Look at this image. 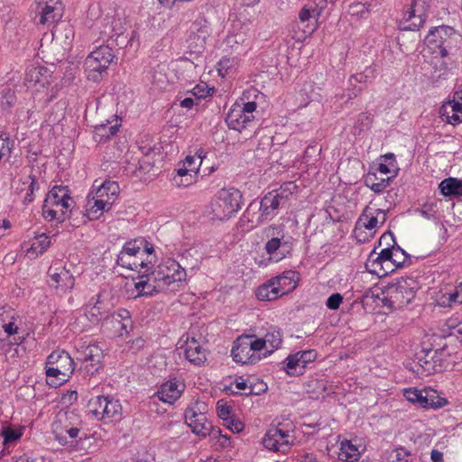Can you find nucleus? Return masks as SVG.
Instances as JSON below:
<instances>
[{
	"label": "nucleus",
	"instance_id": "1",
	"mask_svg": "<svg viewBox=\"0 0 462 462\" xmlns=\"http://www.w3.org/2000/svg\"><path fill=\"white\" fill-rule=\"evenodd\" d=\"M419 288L418 281L412 277L397 278L385 287L383 302L392 309H402L412 301Z\"/></svg>",
	"mask_w": 462,
	"mask_h": 462
},
{
	"label": "nucleus",
	"instance_id": "2",
	"mask_svg": "<svg viewBox=\"0 0 462 462\" xmlns=\"http://www.w3.org/2000/svg\"><path fill=\"white\" fill-rule=\"evenodd\" d=\"M118 195L119 185L112 180L105 181L96 191H91L88 195L86 205L88 217L89 219H97L104 211L111 208Z\"/></svg>",
	"mask_w": 462,
	"mask_h": 462
},
{
	"label": "nucleus",
	"instance_id": "3",
	"mask_svg": "<svg viewBox=\"0 0 462 462\" xmlns=\"http://www.w3.org/2000/svg\"><path fill=\"white\" fill-rule=\"evenodd\" d=\"M24 340L19 335V328L14 322V310L9 307L0 308V341L4 343L5 354L11 357L18 356L17 346Z\"/></svg>",
	"mask_w": 462,
	"mask_h": 462
},
{
	"label": "nucleus",
	"instance_id": "4",
	"mask_svg": "<svg viewBox=\"0 0 462 462\" xmlns=\"http://www.w3.org/2000/svg\"><path fill=\"white\" fill-rule=\"evenodd\" d=\"M242 193L235 189H221L212 202V212L216 218L224 220L231 217L241 209Z\"/></svg>",
	"mask_w": 462,
	"mask_h": 462
},
{
	"label": "nucleus",
	"instance_id": "5",
	"mask_svg": "<svg viewBox=\"0 0 462 462\" xmlns=\"http://www.w3.org/2000/svg\"><path fill=\"white\" fill-rule=\"evenodd\" d=\"M115 58L112 48L101 45L93 51L85 60V71L88 79L97 82Z\"/></svg>",
	"mask_w": 462,
	"mask_h": 462
},
{
	"label": "nucleus",
	"instance_id": "6",
	"mask_svg": "<svg viewBox=\"0 0 462 462\" xmlns=\"http://www.w3.org/2000/svg\"><path fill=\"white\" fill-rule=\"evenodd\" d=\"M268 238L264 245V250L271 259L276 262L282 260L292 249L290 239H285L283 228L281 226L272 225L263 230Z\"/></svg>",
	"mask_w": 462,
	"mask_h": 462
},
{
	"label": "nucleus",
	"instance_id": "7",
	"mask_svg": "<svg viewBox=\"0 0 462 462\" xmlns=\"http://www.w3.org/2000/svg\"><path fill=\"white\" fill-rule=\"evenodd\" d=\"M185 421L191 429V431L199 437L205 438L210 436L213 439L222 438L225 442L221 445L226 446V442L229 441L227 435H223L221 430L214 427L204 412L196 411L194 408H188L185 411Z\"/></svg>",
	"mask_w": 462,
	"mask_h": 462
},
{
	"label": "nucleus",
	"instance_id": "8",
	"mask_svg": "<svg viewBox=\"0 0 462 462\" xmlns=\"http://www.w3.org/2000/svg\"><path fill=\"white\" fill-rule=\"evenodd\" d=\"M74 371V361L68 352L55 350L47 357L45 374L48 377H55L60 383L66 382Z\"/></svg>",
	"mask_w": 462,
	"mask_h": 462
},
{
	"label": "nucleus",
	"instance_id": "9",
	"mask_svg": "<svg viewBox=\"0 0 462 462\" xmlns=\"http://www.w3.org/2000/svg\"><path fill=\"white\" fill-rule=\"evenodd\" d=\"M443 349H422L416 355L417 364L413 371L421 375L441 372L445 367Z\"/></svg>",
	"mask_w": 462,
	"mask_h": 462
},
{
	"label": "nucleus",
	"instance_id": "10",
	"mask_svg": "<svg viewBox=\"0 0 462 462\" xmlns=\"http://www.w3.org/2000/svg\"><path fill=\"white\" fill-rule=\"evenodd\" d=\"M152 273V278L157 280L163 290L171 283L184 281L187 276L186 271L173 259L160 263Z\"/></svg>",
	"mask_w": 462,
	"mask_h": 462
},
{
	"label": "nucleus",
	"instance_id": "11",
	"mask_svg": "<svg viewBox=\"0 0 462 462\" xmlns=\"http://www.w3.org/2000/svg\"><path fill=\"white\" fill-rule=\"evenodd\" d=\"M383 242H385L388 247L383 248L377 254L376 259L382 262L391 261L395 263V266H403L410 256L396 244L393 235L392 233H389V235L383 234L379 240V244L381 245Z\"/></svg>",
	"mask_w": 462,
	"mask_h": 462
},
{
	"label": "nucleus",
	"instance_id": "12",
	"mask_svg": "<svg viewBox=\"0 0 462 462\" xmlns=\"http://www.w3.org/2000/svg\"><path fill=\"white\" fill-rule=\"evenodd\" d=\"M210 35L208 23L204 19L196 20L187 38L188 48L192 53H201L206 47L207 39Z\"/></svg>",
	"mask_w": 462,
	"mask_h": 462
},
{
	"label": "nucleus",
	"instance_id": "13",
	"mask_svg": "<svg viewBox=\"0 0 462 462\" xmlns=\"http://www.w3.org/2000/svg\"><path fill=\"white\" fill-rule=\"evenodd\" d=\"M289 438V430L284 429L282 424L279 423L266 431L263 444L269 450L285 453L290 448Z\"/></svg>",
	"mask_w": 462,
	"mask_h": 462
},
{
	"label": "nucleus",
	"instance_id": "14",
	"mask_svg": "<svg viewBox=\"0 0 462 462\" xmlns=\"http://www.w3.org/2000/svg\"><path fill=\"white\" fill-rule=\"evenodd\" d=\"M317 352L314 349L299 351L289 355L285 360V371L291 376L300 375L310 363L317 358Z\"/></svg>",
	"mask_w": 462,
	"mask_h": 462
},
{
	"label": "nucleus",
	"instance_id": "15",
	"mask_svg": "<svg viewBox=\"0 0 462 462\" xmlns=\"http://www.w3.org/2000/svg\"><path fill=\"white\" fill-rule=\"evenodd\" d=\"M45 203L51 206L61 207L66 211H62V220L70 217V209L73 207L74 201L69 196V190L65 186H54L48 193L45 199Z\"/></svg>",
	"mask_w": 462,
	"mask_h": 462
},
{
	"label": "nucleus",
	"instance_id": "16",
	"mask_svg": "<svg viewBox=\"0 0 462 462\" xmlns=\"http://www.w3.org/2000/svg\"><path fill=\"white\" fill-rule=\"evenodd\" d=\"M249 335H243L236 338L231 350L233 359L236 363L254 364L260 359V356H256L251 352L248 345Z\"/></svg>",
	"mask_w": 462,
	"mask_h": 462
},
{
	"label": "nucleus",
	"instance_id": "17",
	"mask_svg": "<svg viewBox=\"0 0 462 462\" xmlns=\"http://www.w3.org/2000/svg\"><path fill=\"white\" fill-rule=\"evenodd\" d=\"M51 277V286L61 292H67L74 288L75 278L69 270L65 267H53L51 266L48 271Z\"/></svg>",
	"mask_w": 462,
	"mask_h": 462
},
{
	"label": "nucleus",
	"instance_id": "18",
	"mask_svg": "<svg viewBox=\"0 0 462 462\" xmlns=\"http://www.w3.org/2000/svg\"><path fill=\"white\" fill-rule=\"evenodd\" d=\"M378 222V216L374 215L373 208L365 207L356 223L354 229L356 238L359 242H365L367 236L364 235V229L372 231L377 226Z\"/></svg>",
	"mask_w": 462,
	"mask_h": 462
},
{
	"label": "nucleus",
	"instance_id": "19",
	"mask_svg": "<svg viewBox=\"0 0 462 462\" xmlns=\"http://www.w3.org/2000/svg\"><path fill=\"white\" fill-rule=\"evenodd\" d=\"M253 119V115L244 113L241 106H237L230 109L226 117V122L230 129L242 132L252 124Z\"/></svg>",
	"mask_w": 462,
	"mask_h": 462
},
{
	"label": "nucleus",
	"instance_id": "20",
	"mask_svg": "<svg viewBox=\"0 0 462 462\" xmlns=\"http://www.w3.org/2000/svg\"><path fill=\"white\" fill-rule=\"evenodd\" d=\"M184 388L185 385L180 382L168 381L161 385L155 394L162 402L172 404L180 398Z\"/></svg>",
	"mask_w": 462,
	"mask_h": 462
},
{
	"label": "nucleus",
	"instance_id": "21",
	"mask_svg": "<svg viewBox=\"0 0 462 462\" xmlns=\"http://www.w3.org/2000/svg\"><path fill=\"white\" fill-rule=\"evenodd\" d=\"M376 255L377 254L375 253V250H373L366 260L365 267L370 273H374L377 276H385L393 273L395 269L401 267L395 266V263H393L391 261H379L376 259Z\"/></svg>",
	"mask_w": 462,
	"mask_h": 462
},
{
	"label": "nucleus",
	"instance_id": "22",
	"mask_svg": "<svg viewBox=\"0 0 462 462\" xmlns=\"http://www.w3.org/2000/svg\"><path fill=\"white\" fill-rule=\"evenodd\" d=\"M439 115L443 121L453 125L462 123V101H448L442 105Z\"/></svg>",
	"mask_w": 462,
	"mask_h": 462
},
{
	"label": "nucleus",
	"instance_id": "23",
	"mask_svg": "<svg viewBox=\"0 0 462 462\" xmlns=\"http://www.w3.org/2000/svg\"><path fill=\"white\" fill-rule=\"evenodd\" d=\"M284 278H273L266 283L261 285L256 291V297L260 300H273L283 295V291L279 287L281 281Z\"/></svg>",
	"mask_w": 462,
	"mask_h": 462
},
{
	"label": "nucleus",
	"instance_id": "24",
	"mask_svg": "<svg viewBox=\"0 0 462 462\" xmlns=\"http://www.w3.org/2000/svg\"><path fill=\"white\" fill-rule=\"evenodd\" d=\"M286 207L285 204L280 199L279 195H275V192H268L261 199L259 210L261 212V217L267 218L269 216H275L276 210L279 208Z\"/></svg>",
	"mask_w": 462,
	"mask_h": 462
},
{
	"label": "nucleus",
	"instance_id": "25",
	"mask_svg": "<svg viewBox=\"0 0 462 462\" xmlns=\"http://www.w3.org/2000/svg\"><path fill=\"white\" fill-rule=\"evenodd\" d=\"M185 356L189 362L195 365H200L206 361V350L194 337L187 338Z\"/></svg>",
	"mask_w": 462,
	"mask_h": 462
},
{
	"label": "nucleus",
	"instance_id": "26",
	"mask_svg": "<svg viewBox=\"0 0 462 462\" xmlns=\"http://www.w3.org/2000/svg\"><path fill=\"white\" fill-rule=\"evenodd\" d=\"M104 412L102 411L101 421L104 423L119 421L122 419V405L118 400L106 396L103 403Z\"/></svg>",
	"mask_w": 462,
	"mask_h": 462
},
{
	"label": "nucleus",
	"instance_id": "27",
	"mask_svg": "<svg viewBox=\"0 0 462 462\" xmlns=\"http://www.w3.org/2000/svg\"><path fill=\"white\" fill-rule=\"evenodd\" d=\"M450 34H454V29L450 26L442 25L434 27L426 36L425 42L433 52H437L436 48L440 44V41H443L445 37Z\"/></svg>",
	"mask_w": 462,
	"mask_h": 462
},
{
	"label": "nucleus",
	"instance_id": "28",
	"mask_svg": "<svg viewBox=\"0 0 462 462\" xmlns=\"http://www.w3.org/2000/svg\"><path fill=\"white\" fill-rule=\"evenodd\" d=\"M417 0H412L411 5L405 13L404 17L406 22H411L408 25L404 26V30L415 31L418 30L425 22V13L423 10L420 11L417 8Z\"/></svg>",
	"mask_w": 462,
	"mask_h": 462
},
{
	"label": "nucleus",
	"instance_id": "29",
	"mask_svg": "<svg viewBox=\"0 0 462 462\" xmlns=\"http://www.w3.org/2000/svg\"><path fill=\"white\" fill-rule=\"evenodd\" d=\"M51 71L43 66H32L26 71V80L42 87L50 84Z\"/></svg>",
	"mask_w": 462,
	"mask_h": 462
},
{
	"label": "nucleus",
	"instance_id": "30",
	"mask_svg": "<svg viewBox=\"0 0 462 462\" xmlns=\"http://www.w3.org/2000/svg\"><path fill=\"white\" fill-rule=\"evenodd\" d=\"M361 453L358 448L352 441L345 439L340 442L338 458L343 462H356L359 460Z\"/></svg>",
	"mask_w": 462,
	"mask_h": 462
},
{
	"label": "nucleus",
	"instance_id": "31",
	"mask_svg": "<svg viewBox=\"0 0 462 462\" xmlns=\"http://www.w3.org/2000/svg\"><path fill=\"white\" fill-rule=\"evenodd\" d=\"M108 311L105 304L97 299L94 302H89L86 307V316L92 323H97L107 318Z\"/></svg>",
	"mask_w": 462,
	"mask_h": 462
},
{
	"label": "nucleus",
	"instance_id": "32",
	"mask_svg": "<svg viewBox=\"0 0 462 462\" xmlns=\"http://www.w3.org/2000/svg\"><path fill=\"white\" fill-rule=\"evenodd\" d=\"M57 5H60L59 0H50L45 3L42 10V16L40 19L41 23L49 22H57L61 17V8Z\"/></svg>",
	"mask_w": 462,
	"mask_h": 462
},
{
	"label": "nucleus",
	"instance_id": "33",
	"mask_svg": "<svg viewBox=\"0 0 462 462\" xmlns=\"http://www.w3.org/2000/svg\"><path fill=\"white\" fill-rule=\"evenodd\" d=\"M119 125L116 123L111 125L109 120L106 123H101L95 126L94 139L97 143H104L114 136L118 131Z\"/></svg>",
	"mask_w": 462,
	"mask_h": 462
},
{
	"label": "nucleus",
	"instance_id": "34",
	"mask_svg": "<svg viewBox=\"0 0 462 462\" xmlns=\"http://www.w3.org/2000/svg\"><path fill=\"white\" fill-rule=\"evenodd\" d=\"M365 184L375 193L383 192L391 183L392 177L381 178L376 172L368 171L365 176Z\"/></svg>",
	"mask_w": 462,
	"mask_h": 462
},
{
	"label": "nucleus",
	"instance_id": "35",
	"mask_svg": "<svg viewBox=\"0 0 462 462\" xmlns=\"http://www.w3.org/2000/svg\"><path fill=\"white\" fill-rule=\"evenodd\" d=\"M439 189L445 197L462 196V180L455 178L445 179L439 183Z\"/></svg>",
	"mask_w": 462,
	"mask_h": 462
},
{
	"label": "nucleus",
	"instance_id": "36",
	"mask_svg": "<svg viewBox=\"0 0 462 462\" xmlns=\"http://www.w3.org/2000/svg\"><path fill=\"white\" fill-rule=\"evenodd\" d=\"M370 4L367 3H353L346 11L350 16L351 22H359L362 19H367L370 14Z\"/></svg>",
	"mask_w": 462,
	"mask_h": 462
},
{
	"label": "nucleus",
	"instance_id": "37",
	"mask_svg": "<svg viewBox=\"0 0 462 462\" xmlns=\"http://www.w3.org/2000/svg\"><path fill=\"white\" fill-rule=\"evenodd\" d=\"M78 359L83 362H90L91 365L98 364L101 357V349L97 345H88L79 352Z\"/></svg>",
	"mask_w": 462,
	"mask_h": 462
},
{
	"label": "nucleus",
	"instance_id": "38",
	"mask_svg": "<svg viewBox=\"0 0 462 462\" xmlns=\"http://www.w3.org/2000/svg\"><path fill=\"white\" fill-rule=\"evenodd\" d=\"M461 40V36L456 32L454 30V34H450L443 41H440V44L436 48L438 53H439L440 58H445L448 55V53L457 47V43Z\"/></svg>",
	"mask_w": 462,
	"mask_h": 462
},
{
	"label": "nucleus",
	"instance_id": "39",
	"mask_svg": "<svg viewBox=\"0 0 462 462\" xmlns=\"http://www.w3.org/2000/svg\"><path fill=\"white\" fill-rule=\"evenodd\" d=\"M131 258H132L131 256H129L128 254H126L125 253L121 251L119 253V254L117 255L116 263H117L118 265H120V266H122L124 268L129 269V270H135L139 266L142 267V268H144V267L147 266L148 263H152V260H149L146 263V262H144L143 260L138 262L136 260H132Z\"/></svg>",
	"mask_w": 462,
	"mask_h": 462
},
{
	"label": "nucleus",
	"instance_id": "40",
	"mask_svg": "<svg viewBox=\"0 0 462 462\" xmlns=\"http://www.w3.org/2000/svg\"><path fill=\"white\" fill-rule=\"evenodd\" d=\"M265 344H269L271 349L267 351L268 354L278 349L282 343V336L280 329L271 328V329L265 334L263 337Z\"/></svg>",
	"mask_w": 462,
	"mask_h": 462
},
{
	"label": "nucleus",
	"instance_id": "41",
	"mask_svg": "<svg viewBox=\"0 0 462 462\" xmlns=\"http://www.w3.org/2000/svg\"><path fill=\"white\" fill-rule=\"evenodd\" d=\"M373 123V115L367 112H362L358 115L357 120L353 126L354 134H360L369 129Z\"/></svg>",
	"mask_w": 462,
	"mask_h": 462
},
{
	"label": "nucleus",
	"instance_id": "42",
	"mask_svg": "<svg viewBox=\"0 0 462 462\" xmlns=\"http://www.w3.org/2000/svg\"><path fill=\"white\" fill-rule=\"evenodd\" d=\"M106 400V396L105 395H97L95 397H92L88 403V408L89 412H91L96 419L98 420H101L102 417V411L104 412V406L103 403Z\"/></svg>",
	"mask_w": 462,
	"mask_h": 462
},
{
	"label": "nucleus",
	"instance_id": "43",
	"mask_svg": "<svg viewBox=\"0 0 462 462\" xmlns=\"http://www.w3.org/2000/svg\"><path fill=\"white\" fill-rule=\"evenodd\" d=\"M424 391L427 397L426 400H428L429 402V408H442L448 403V401L440 397L435 389L429 387L424 388Z\"/></svg>",
	"mask_w": 462,
	"mask_h": 462
},
{
	"label": "nucleus",
	"instance_id": "44",
	"mask_svg": "<svg viewBox=\"0 0 462 462\" xmlns=\"http://www.w3.org/2000/svg\"><path fill=\"white\" fill-rule=\"evenodd\" d=\"M388 462H413V456L404 448H398L389 454Z\"/></svg>",
	"mask_w": 462,
	"mask_h": 462
},
{
	"label": "nucleus",
	"instance_id": "45",
	"mask_svg": "<svg viewBox=\"0 0 462 462\" xmlns=\"http://www.w3.org/2000/svg\"><path fill=\"white\" fill-rule=\"evenodd\" d=\"M143 244H145L144 238L138 237L134 240L126 242L124 245L123 249L121 251H123L131 257L136 256L137 254L141 252Z\"/></svg>",
	"mask_w": 462,
	"mask_h": 462
},
{
	"label": "nucleus",
	"instance_id": "46",
	"mask_svg": "<svg viewBox=\"0 0 462 462\" xmlns=\"http://www.w3.org/2000/svg\"><path fill=\"white\" fill-rule=\"evenodd\" d=\"M375 72H376L375 66H374V65L368 66L365 69V70L363 72L353 75L350 78L349 81L351 84H353V81L359 82V83H365V82L370 81L375 78Z\"/></svg>",
	"mask_w": 462,
	"mask_h": 462
},
{
	"label": "nucleus",
	"instance_id": "47",
	"mask_svg": "<svg viewBox=\"0 0 462 462\" xmlns=\"http://www.w3.org/2000/svg\"><path fill=\"white\" fill-rule=\"evenodd\" d=\"M50 238L45 234H41L35 237V241L32 244L29 251L42 254L50 246Z\"/></svg>",
	"mask_w": 462,
	"mask_h": 462
},
{
	"label": "nucleus",
	"instance_id": "48",
	"mask_svg": "<svg viewBox=\"0 0 462 462\" xmlns=\"http://www.w3.org/2000/svg\"><path fill=\"white\" fill-rule=\"evenodd\" d=\"M295 273L294 272H287L282 275L276 276L275 278H284V281H281L279 283V287L283 291V295L287 294L291 289L295 288V281H294Z\"/></svg>",
	"mask_w": 462,
	"mask_h": 462
},
{
	"label": "nucleus",
	"instance_id": "49",
	"mask_svg": "<svg viewBox=\"0 0 462 462\" xmlns=\"http://www.w3.org/2000/svg\"><path fill=\"white\" fill-rule=\"evenodd\" d=\"M28 179L30 180V182L26 189L25 195L23 198V204L32 203L34 199L33 192L35 189H39L38 181L35 176L30 175Z\"/></svg>",
	"mask_w": 462,
	"mask_h": 462
},
{
	"label": "nucleus",
	"instance_id": "50",
	"mask_svg": "<svg viewBox=\"0 0 462 462\" xmlns=\"http://www.w3.org/2000/svg\"><path fill=\"white\" fill-rule=\"evenodd\" d=\"M447 326L449 335L462 341V321H457V319H449L447 321Z\"/></svg>",
	"mask_w": 462,
	"mask_h": 462
},
{
	"label": "nucleus",
	"instance_id": "51",
	"mask_svg": "<svg viewBox=\"0 0 462 462\" xmlns=\"http://www.w3.org/2000/svg\"><path fill=\"white\" fill-rule=\"evenodd\" d=\"M152 150L148 148L146 152H143V157L138 161L137 169L143 172H149L153 166V162L151 161L150 153Z\"/></svg>",
	"mask_w": 462,
	"mask_h": 462
},
{
	"label": "nucleus",
	"instance_id": "52",
	"mask_svg": "<svg viewBox=\"0 0 462 462\" xmlns=\"http://www.w3.org/2000/svg\"><path fill=\"white\" fill-rule=\"evenodd\" d=\"M249 391L242 393L243 395H259L261 393H264L267 390V385L262 380H257L255 383L251 381L249 384Z\"/></svg>",
	"mask_w": 462,
	"mask_h": 462
},
{
	"label": "nucleus",
	"instance_id": "53",
	"mask_svg": "<svg viewBox=\"0 0 462 462\" xmlns=\"http://www.w3.org/2000/svg\"><path fill=\"white\" fill-rule=\"evenodd\" d=\"M224 425L232 432L239 433L244 430L243 422L234 416H230L227 420H223Z\"/></svg>",
	"mask_w": 462,
	"mask_h": 462
},
{
	"label": "nucleus",
	"instance_id": "54",
	"mask_svg": "<svg viewBox=\"0 0 462 462\" xmlns=\"http://www.w3.org/2000/svg\"><path fill=\"white\" fill-rule=\"evenodd\" d=\"M151 277H152V273H151ZM151 280L152 281L147 282L142 296H152L154 292H159L163 290L157 280H154L153 278H151Z\"/></svg>",
	"mask_w": 462,
	"mask_h": 462
},
{
	"label": "nucleus",
	"instance_id": "55",
	"mask_svg": "<svg viewBox=\"0 0 462 462\" xmlns=\"http://www.w3.org/2000/svg\"><path fill=\"white\" fill-rule=\"evenodd\" d=\"M343 301V297L340 293H334L328 297L326 302L328 309L336 310L339 308Z\"/></svg>",
	"mask_w": 462,
	"mask_h": 462
},
{
	"label": "nucleus",
	"instance_id": "56",
	"mask_svg": "<svg viewBox=\"0 0 462 462\" xmlns=\"http://www.w3.org/2000/svg\"><path fill=\"white\" fill-rule=\"evenodd\" d=\"M249 347L252 353L262 350L265 346V341L263 338H254V336L249 335Z\"/></svg>",
	"mask_w": 462,
	"mask_h": 462
},
{
	"label": "nucleus",
	"instance_id": "57",
	"mask_svg": "<svg viewBox=\"0 0 462 462\" xmlns=\"http://www.w3.org/2000/svg\"><path fill=\"white\" fill-rule=\"evenodd\" d=\"M217 416L223 420H227L228 417L232 416V408L226 403H223L222 401L217 402Z\"/></svg>",
	"mask_w": 462,
	"mask_h": 462
},
{
	"label": "nucleus",
	"instance_id": "58",
	"mask_svg": "<svg viewBox=\"0 0 462 462\" xmlns=\"http://www.w3.org/2000/svg\"><path fill=\"white\" fill-rule=\"evenodd\" d=\"M233 66V60L228 58L221 59L217 63V71L218 74L222 77H225L226 74L228 73V70Z\"/></svg>",
	"mask_w": 462,
	"mask_h": 462
},
{
	"label": "nucleus",
	"instance_id": "59",
	"mask_svg": "<svg viewBox=\"0 0 462 462\" xmlns=\"http://www.w3.org/2000/svg\"><path fill=\"white\" fill-rule=\"evenodd\" d=\"M453 292L448 294H442L437 299V303L439 306L443 308H451L453 304H457L453 299Z\"/></svg>",
	"mask_w": 462,
	"mask_h": 462
},
{
	"label": "nucleus",
	"instance_id": "60",
	"mask_svg": "<svg viewBox=\"0 0 462 462\" xmlns=\"http://www.w3.org/2000/svg\"><path fill=\"white\" fill-rule=\"evenodd\" d=\"M139 282H135L134 287L138 291V296H142L147 282L151 280V273L138 276Z\"/></svg>",
	"mask_w": 462,
	"mask_h": 462
},
{
	"label": "nucleus",
	"instance_id": "61",
	"mask_svg": "<svg viewBox=\"0 0 462 462\" xmlns=\"http://www.w3.org/2000/svg\"><path fill=\"white\" fill-rule=\"evenodd\" d=\"M251 383V379H244L243 377L236 378L232 385H235L237 391H242L243 393L249 391V384Z\"/></svg>",
	"mask_w": 462,
	"mask_h": 462
},
{
	"label": "nucleus",
	"instance_id": "62",
	"mask_svg": "<svg viewBox=\"0 0 462 462\" xmlns=\"http://www.w3.org/2000/svg\"><path fill=\"white\" fill-rule=\"evenodd\" d=\"M420 391L416 388H408L403 391V396L407 401L412 403H416L418 396H420Z\"/></svg>",
	"mask_w": 462,
	"mask_h": 462
},
{
	"label": "nucleus",
	"instance_id": "63",
	"mask_svg": "<svg viewBox=\"0 0 462 462\" xmlns=\"http://www.w3.org/2000/svg\"><path fill=\"white\" fill-rule=\"evenodd\" d=\"M316 9L310 10V8L304 6L300 9L299 13V19L301 23H305L309 22L312 18L311 12H315Z\"/></svg>",
	"mask_w": 462,
	"mask_h": 462
},
{
	"label": "nucleus",
	"instance_id": "64",
	"mask_svg": "<svg viewBox=\"0 0 462 462\" xmlns=\"http://www.w3.org/2000/svg\"><path fill=\"white\" fill-rule=\"evenodd\" d=\"M5 442H12L20 438V434L13 429H7L3 433Z\"/></svg>",
	"mask_w": 462,
	"mask_h": 462
}]
</instances>
